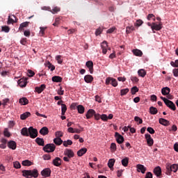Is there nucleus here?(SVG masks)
Returning <instances> with one entry per match:
<instances>
[{"instance_id": "nucleus-1", "label": "nucleus", "mask_w": 178, "mask_h": 178, "mask_svg": "<svg viewBox=\"0 0 178 178\" xmlns=\"http://www.w3.org/2000/svg\"><path fill=\"white\" fill-rule=\"evenodd\" d=\"M38 175H39L38 174V170H37V169L22 170V176H24V177L37 178V177H38Z\"/></svg>"}, {"instance_id": "nucleus-2", "label": "nucleus", "mask_w": 178, "mask_h": 178, "mask_svg": "<svg viewBox=\"0 0 178 178\" xmlns=\"http://www.w3.org/2000/svg\"><path fill=\"white\" fill-rule=\"evenodd\" d=\"M166 175L170 176L172 172L176 173L178 170V164H170V163H167L165 165Z\"/></svg>"}, {"instance_id": "nucleus-3", "label": "nucleus", "mask_w": 178, "mask_h": 178, "mask_svg": "<svg viewBox=\"0 0 178 178\" xmlns=\"http://www.w3.org/2000/svg\"><path fill=\"white\" fill-rule=\"evenodd\" d=\"M56 148V146L54 143H49L44 145V147H43V151L47 153L54 152Z\"/></svg>"}, {"instance_id": "nucleus-4", "label": "nucleus", "mask_w": 178, "mask_h": 178, "mask_svg": "<svg viewBox=\"0 0 178 178\" xmlns=\"http://www.w3.org/2000/svg\"><path fill=\"white\" fill-rule=\"evenodd\" d=\"M29 136L31 138H35L38 136V131L34 129L33 127L29 128Z\"/></svg>"}, {"instance_id": "nucleus-5", "label": "nucleus", "mask_w": 178, "mask_h": 178, "mask_svg": "<svg viewBox=\"0 0 178 178\" xmlns=\"http://www.w3.org/2000/svg\"><path fill=\"white\" fill-rule=\"evenodd\" d=\"M111 81L112 82L111 86H113V87H118V81L112 77H108L106 79V86H109V84H111Z\"/></svg>"}, {"instance_id": "nucleus-6", "label": "nucleus", "mask_w": 178, "mask_h": 178, "mask_svg": "<svg viewBox=\"0 0 178 178\" xmlns=\"http://www.w3.org/2000/svg\"><path fill=\"white\" fill-rule=\"evenodd\" d=\"M152 30L153 33H155V31H159V30H162V22H159V24L152 22Z\"/></svg>"}, {"instance_id": "nucleus-7", "label": "nucleus", "mask_w": 178, "mask_h": 178, "mask_svg": "<svg viewBox=\"0 0 178 178\" xmlns=\"http://www.w3.org/2000/svg\"><path fill=\"white\" fill-rule=\"evenodd\" d=\"M147 145L149 147H152L154 145V139L151 137V135L149 134H146L145 135Z\"/></svg>"}, {"instance_id": "nucleus-8", "label": "nucleus", "mask_w": 178, "mask_h": 178, "mask_svg": "<svg viewBox=\"0 0 178 178\" xmlns=\"http://www.w3.org/2000/svg\"><path fill=\"white\" fill-rule=\"evenodd\" d=\"M51 173H52V171L50 168H44L41 171V175L43 177H49Z\"/></svg>"}, {"instance_id": "nucleus-9", "label": "nucleus", "mask_w": 178, "mask_h": 178, "mask_svg": "<svg viewBox=\"0 0 178 178\" xmlns=\"http://www.w3.org/2000/svg\"><path fill=\"white\" fill-rule=\"evenodd\" d=\"M115 138H116V141L118 144H123V143L124 142V138L123 137V136L120 135V134L115 132Z\"/></svg>"}, {"instance_id": "nucleus-10", "label": "nucleus", "mask_w": 178, "mask_h": 178, "mask_svg": "<svg viewBox=\"0 0 178 178\" xmlns=\"http://www.w3.org/2000/svg\"><path fill=\"white\" fill-rule=\"evenodd\" d=\"M27 78H22L18 80L17 83L19 87H26L27 86Z\"/></svg>"}, {"instance_id": "nucleus-11", "label": "nucleus", "mask_w": 178, "mask_h": 178, "mask_svg": "<svg viewBox=\"0 0 178 178\" xmlns=\"http://www.w3.org/2000/svg\"><path fill=\"white\" fill-rule=\"evenodd\" d=\"M64 155H65V156H67L70 159L71 158H73V156H74V152H73L72 149H66L64 152Z\"/></svg>"}, {"instance_id": "nucleus-12", "label": "nucleus", "mask_w": 178, "mask_h": 178, "mask_svg": "<svg viewBox=\"0 0 178 178\" xmlns=\"http://www.w3.org/2000/svg\"><path fill=\"white\" fill-rule=\"evenodd\" d=\"M86 65L87 67H88L90 73L92 74V73H94V63H92L91 60H89L86 62Z\"/></svg>"}, {"instance_id": "nucleus-13", "label": "nucleus", "mask_w": 178, "mask_h": 178, "mask_svg": "<svg viewBox=\"0 0 178 178\" xmlns=\"http://www.w3.org/2000/svg\"><path fill=\"white\" fill-rule=\"evenodd\" d=\"M43 10H50V12H51V13H56L57 12H60V8H59L58 7H54L52 10H51L50 7H43L42 8Z\"/></svg>"}, {"instance_id": "nucleus-14", "label": "nucleus", "mask_w": 178, "mask_h": 178, "mask_svg": "<svg viewBox=\"0 0 178 178\" xmlns=\"http://www.w3.org/2000/svg\"><path fill=\"white\" fill-rule=\"evenodd\" d=\"M136 169H137V172H140L143 174L145 173V172L147 171V168H145L144 165H141V164H138L136 165Z\"/></svg>"}, {"instance_id": "nucleus-15", "label": "nucleus", "mask_w": 178, "mask_h": 178, "mask_svg": "<svg viewBox=\"0 0 178 178\" xmlns=\"http://www.w3.org/2000/svg\"><path fill=\"white\" fill-rule=\"evenodd\" d=\"M52 164L54 165V166H57V167H59L62 165V159L59 157H56L53 161H52Z\"/></svg>"}, {"instance_id": "nucleus-16", "label": "nucleus", "mask_w": 178, "mask_h": 178, "mask_svg": "<svg viewBox=\"0 0 178 178\" xmlns=\"http://www.w3.org/2000/svg\"><path fill=\"white\" fill-rule=\"evenodd\" d=\"M7 145L10 149H16V147H17V145L16 144V142H15V140L9 141Z\"/></svg>"}, {"instance_id": "nucleus-17", "label": "nucleus", "mask_w": 178, "mask_h": 178, "mask_svg": "<svg viewBox=\"0 0 178 178\" xmlns=\"http://www.w3.org/2000/svg\"><path fill=\"white\" fill-rule=\"evenodd\" d=\"M94 115H95V110L89 109L86 115V119H91Z\"/></svg>"}, {"instance_id": "nucleus-18", "label": "nucleus", "mask_w": 178, "mask_h": 178, "mask_svg": "<svg viewBox=\"0 0 178 178\" xmlns=\"http://www.w3.org/2000/svg\"><path fill=\"white\" fill-rule=\"evenodd\" d=\"M166 106L169 108L170 109H172V111H176V105H175V103L172 101H169L165 104Z\"/></svg>"}, {"instance_id": "nucleus-19", "label": "nucleus", "mask_w": 178, "mask_h": 178, "mask_svg": "<svg viewBox=\"0 0 178 178\" xmlns=\"http://www.w3.org/2000/svg\"><path fill=\"white\" fill-rule=\"evenodd\" d=\"M154 175H156V176H157V177H159V176H161V175H162V169L161 168V167L157 166L154 169Z\"/></svg>"}, {"instance_id": "nucleus-20", "label": "nucleus", "mask_w": 178, "mask_h": 178, "mask_svg": "<svg viewBox=\"0 0 178 178\" xmlns=\"http://www.w3.org/2000/svg\"><path fill=\"white\" fill-rule=\"evenodd\" d=\"M40 134H42V136H47L48 133H49V130L48 129V127H43L39 131Z\"/></svg>"}, {"instance_id": "nucleus-21", "label": "nucleus", "mask_w": 178, "mask_h": 178, "mask_svg": "<svg viewBox=\"0 0 178 178\" xmlns=\"http://www.w3.org/2000/svg\"><path fill=\"white\" fill-rule=\"evenodd\" d=\"M159 122L160 124H162L163 126H169V124H170L169 120H165V118H160Z\"/></svg>"}, {"instance_id": "nucleus-22", "label": "nucleus", "mask_w": 178, "mask_h": 178, "mask_svg": "<svg viewBox=\"0 0 178 178\" xmlns=\"http://www.w3.org/2000/svg\"><path fill=\"white\" fill-rule=\"evenodd\" d=\"M45 88H46L45 84H42L40 87H36L35 90L36 92H38V94H41V92L44 91Z\"/></svg>"}, {"instance_id": "nucleus-23", "label": "nucleus", "mask_w": 178, "mask_h": 178, "mask_svg": "<svg viewBox=\"0 0 178 178\" xmlns=\"http://www.w3.org/2000/svg\"><path fill=\"white\" fill-rule=\"evenodd\" d=\"M31 116V113L29 111L24 113L23 114H21L20 119L21 120H26L27 118H30Z\"/></svg>"}, {"instance_id": "nucleus-24", "label": "nucleus", "mask_w": 178, "mask_h": 178, "mask_svg": "<svg viewBox=\"0 0 178 178\" xmlns=\"http://www.w3.org/2000/svg\"><path fill=\"white\" fill-rule=\"evenodd\" d=\"M29 24H30V22H25L22 23L19 25V31H23L25 27H29Z\"/></svg>"}, {"instance_id": "nucleus-25", "label": "nucleus", "mask_w": 178, "mask_h": 178, "mask_svg": "<svg viewBox=\"0 0 178 178\" xmlns=\"http://www.w3.org/2000/svg\"><path fill=\"white\" fill-rule=\"evenodd\" d=\"M161 94L163 95H169L170 94V89L169 87H165L161 89Z\"/></svg>"}, {"instance_id": "nucleus-26", "label": "nucleus", "mask_w": 178, "mask_h": 178, "mask_svg": "<svg viewBox=\"0 0 178 178\" xmlns=\"http://www.w3.org/2000/svg\"><path fill=\"white\" fill-rule=\"evenodd\" d=\"M21 134L24 137H29V129L27 127H24L21 129Z\"/></svg>"}, {"instance_id": "nucleus-27", "label": "nucleus", "mask_w": 178, "mask_h": 178, "mask_svg": "<svg viewBox=\"0 0 178 178\" xmlns=\"http://www.w3.org/2000/svg\"><path fill=\"white\" fill-rule=\"evenodd\" d=\"M115 162H116L115 159H111L108 160V166L110 169H113V166H115Z\"/></svg>"}, {"instance_id": "nucleus-28", "label": "nucleus", "mask_w": 178, "mask_h": 178, "mask_svg": "<svg viewBox=\"0 0 178 178\" xmlns=\"http://www.w3.org/2000/svg\"><path fill=\"white\" fill-rule=\"evenodd\" d=\"M122 166L127 168L129 166V157H125L121 161Z\"/></svg>"}, {"instance_id": "nucleus-29", "label": "nucleus", "mask_w": 178, "mask_h": 178, "mask_svg": "<svg viewBox=\"0 0 178 178\" xmlns=\"http://www.w3.org/2000/svg\"><path fill=\"white\" fill-rule=\"evenodd\" d=\"M84 80L86 83H92L94 81V77H92L91 75H86L84 77Z\"/></svg>"}, {"instance_id": "nucleus-30", "label": "nucleus", "mask_w": 178, "mask_h": 178, "mask_svg": "<svg viewBox=\"0 0 178 178\" xmlns=\"http://www.w3.org/2000/svg\"><path fill=\"white\" fill-rule=\"evenodd\" d=\"M87 152V148L83 147L77 152L78 156H83Z\"/></svg>"}, {"instance_id": "nucleus-31", "label": "nucleus", "mask_w": 178, "mask_h": 178, "mask_svg": "<svg viewBox=\"0 0 178 178\" xmlns=\"http://www.w3.org/2000/svg\"><path fill=\"white\" fill-rule=\"evenodd\" d=\"M1 144L0 145V148H1L2 149H5V148H6V144L8 143V140L5 138H2L1 140Z\"/></svg>"}, {"instance_id": "nucleus-32", "label": "nucleus", "mask_w": 178, "mask_h": 178, "mask_svg": "<svg viewBox=\"0 0 178 178\" xmlns=\"http://www.w3.org/2000/svg\"><path fill=\"white\" fill-rule=\"evenodd\" d=\"M134 55H135V56H143V51H141V50L136 49H134L132 51Z\"/></svg>"}, {"instance_id": "nucleus-33", "label": "nucleus", "mask_w": 178, "mask_h": 178, "mask_svg": "<svg viewBox=\"0 0 178 178\" xmlns=\"http://www.w3.org/2000/svg\"><path fill=\"white\" fill-rule=\"evenodd\" d=\"M52 81L54 83H62V77L59 76H54L51 78Z\"/></svg>"}, {"instance_id": "nucleus-34", "label": "nucleus", "mask_w": 178, "mask_h": 178, "mask_svg": "<svg viewBox=\"0 0 178 178\" xmlns=\"http://www.w3.org/2000/svg\"><path fill=\"white\" fill-rule=\"evenodd\" d=\"M54 143L56 145H62L63 140L60 138H56L54 139Z\"/></svg>"}, {"instance_id": "nucleus-35", "label": "nucleus", "mask_w": 178, "mask_h": 178, "mask_svg": "<svg viewBox=\"0 0 178 178\" xmlns=\"http://www.w3.org/2000/svg\"><path fill=\"white\" fill-rule=\"evenodd\" d=\"M19 102L21 104V105H27V104H29V99H27L26 97H22L19 99Z\"/></svg>"}, {"instance_id": "nucleus-36", "label": "nucleus", "mask_w": 178, "mask_h": 178, "mask_svg": "<svg viewBox=\"0 0 178 178\" xmlns=\"http://www.w3.org/2000/svg\"><path fill=\"white\" fill-rule=\"evenodd\" d=\"M35 143H38V145H40L41 147H44V139L40 138H37L35 139Z\"/></svg>"}, {"instance_id": "nucleus-37", "label": "nucleus", "mask_w": 178, "mask_h": 178, "mask_svg": "<svg viewBox=\"0 0 178 178\" xmlns=\"http://www.w3.org/2000/svg\"><path fill=\"white\" fill-rule=\"evenodd\" d=\"M76 108H77L78 113L81 114H83L84 113V111H86V108L83 105H78Z\"/></svg>"}, {"instance_id": "nucleus-38", "label": "nucleus", "mask_w": 178, "mask_h": 178, "mask_svg": "<svg viewBox=\"0 0 178 178\" xmlns=\"http://www.w3.org/2000/svg\"><path fill=\"white\" fill-rule=\"evenodd\" d=\"M138 76L140 77H145V75L147 74V72L144 69H140L138 71Z\"/></svg>"}, {"instance_id": "nucleus-39", "label": "nucleus", "mask_w": 178, "mask_h": 178, "mask_svg": "<svg viewBox=\"0 0 178 178\" xmlns=\"http://www.w3.org/2000/svg\"><path fill=\"white\" fill-rule=\"evenodd\" d=\"M136 30V28L134 26H127L126 27V33L127 34H131V31H134Z\"/></svg>"}, {"instance_id": "nucleus-40", "label": "nucleus", "mask_w": 178, "mask_h": 178, "mask_svg": "<svg viewBox=\"0 0 178 178\" xmlns=\"http://www.w3.org/2000/svg\"><path fill=\"white\" fill-rule=\"evenodd\" d=\"M22 164L23 166H31V165H33V162L30 160H25L22 161Z\"/></svg>"}, {"instance_id": "nucleus-41", "label": "nucleus", "mask_w": 178, "mask_h": 178, "mask_svg": "<svg viewBox=\"0 0 178 178\" xmlns=\"http://www.w3.org/2000/svg\"><path fill=\"white\" fill-rule=\"evenodd\" d=\"M149 112L151 115H156L158 113V109L154 106L149 108Z\"/></svg>"}, {"instance_id": "nucleus-42", "label": "nucleus", "mask_w": 178, "mask_h": 178, "mask_svg": "<svg viewBox=\"0 0 178 178\" xmlns=\"http://www.w3.org/2000/svg\"><path fill=\"white\" fill-rule=\"evenodd\" d=\"M66 111H67V107L66 106V104H61V115H65L66 113Z\"/></svg>"}, {"instance_id": "nucleus-43", "label": "nucleus", "mask_w": 178, "mask_h": 178, "mask_svg": "<svg viewBox=\"0 0 178 178\" xmlns=\"http://www.w3.org/2000/svg\"><path fill=\"white\" fill-rule=\"evenodd\" d=\"M46 66H47V67L50 69L51 72H54V70H55V65H52V63H51L49 61L47 63Z\"/></svg>"}, {"instance_id": "nucleus-44", "label": "nucleus", "mask_w": 178, "mask_h": 178, "mask_svg": "<svg viewBox=\"0 0 178 178\" xmlns=\"http://www.w3.org/2000/svg\"><path fill=\"white\" fill-rule=\"evenodd\" d=\"M56 60H57L59 65H62L63 63V59H62V56L58 55L56 56Z\"/></svg>"}, {"instance_id": "nucleus-45", "label": "nucleus", "mask_w": 178, "mask_h": 178, "mask_svg": "<svg viewBox=\"0 0 178 178\" xmlns=\"http://www.w3.org/2000/svg\"><path fill=\"white\" fill-rule=\"evenodd\" d=\"M40 35H41V37H44V35H45V31L47 30V27L40 26Z\"/></svg>"}, {"instance_id": "nucleus-46", "label": "nucleus", "mask_w": 178, "mask_h": 178, "mask_svg": "<svg viewBox=\"0 0 178 178\" xmlns=\"http://www.w3.org/2000/svg\"><path fill=\"white\" fill-rule=\"evenodd\" d=\"M55 136L56 138H60V137H63V132L62 131H58L55 133Z\"/></svg>"}, {"instance_id": "nucleus-47", "label": "nucleus", "mask_w": 178, "mask_h": 178, "mask_svg": "<svg viewBox=\"0 0 178 178\" xmlns=\"http://www.w3.org/2000/svg\"><path fill=\"white\" fill-rule=\"evenodd\" d=\"M64 147H67V145H72L73 144V141L72 140H67L63 142Z\"/></svg>"}, {"instance_id": "nucleus-48", "label": "nucleus", "mask_w": 178, "mask_h": 178, "mask_svg": "<svg viewBox=\"0 0 178 178\" xmlns=\"http://www.w3.org/2000/svg\"><path fill=\"white\" fill-rule=\"evenodd\" d=\"M131 92L132 95H134L136 92H138V88H137V86H134L131 89Z\"/></svg>"}, {"instance_id": "nucleus-49", "label": "nucleus", "mask_w": 178, "mask_h": 178, "mask_svg": "<svg viewBox=\"0 0 178 178\" xmlns=\"http://www.w3.org/2000/svg\"><path fill=\"white\" fill-rule=\"evenodd\" d=\"M143 23H144V22H143V20L137 19L136 23L134 24V26L136 27H140V26H141Z\"/></svg>"}, {"instance_id": "nucleus-50", "label": "nucleus", "mask_w": 178, "mask_h": 178, "mask_svg": "<svg viewBox=\"0 0 178 178\" xmlns=\"http://www.w3.org/2000/svg\"><path fill=\"white\" fill-rule=\"evenodd\" d=\"M13 166L15 169H20L22 168V165H20L19 161L13 162Z\"/></svg>"}, {"instance_id": "nucleus-51", "label": "nucleus", "mask_w": 178, "mask_h": 178, "mask_svg": "<svg viewBox=\"0 0 178 178\" xmlns=\"http://www.w3.org/2000/svg\"><path fill=\"white\" fill-rule=\"evenodd\" d=\"M2 31H4V33H9L10 31V28L8 26H1Z\"/></svg>"}, {"instance_id": "nucleus-52", "label": "nucleus", "mask_w": 178, "mask_h": 178, "mask_svg": "<svg viewBox=\"0 0 178 178\" xmlns=\"http://www.w3.org/2000/svg\"><path fill=\"white\" fill-rule=\"evenodd\" d=\"M129 88H125V89H122L120 90V95L122 97H123V95H126V94H127V92H129Z\"/></svg>"}, {"instance_id": "nucleus-53", "label": "nucleus", "mask_w": 178, "mask_h": 178, "mask_svg": "<svg viewBox=\"0 0 178 178\" xmlns=\"http://www.w3.org/2000/svg\"><path fill=\"white\" fill-rule=\"evenodd\" d=\"M103 29L102 28L99 27L95 31L96 35H100V34H102Z\"/></svg>"}, {"instance_id": "nucleus-54", "label": "nucleus", "mask_w": 178, "mask_h": 178, "mask_svg": "<svg viewBox=\"0 0 178 178\" xmlns=\"http://www.w3.org/2000/svg\"><path fill=\"white\" fill-rule=\"evenodd\" d=\"M134 120H135V122H138L139 124H142V123H143V119L140 118V117H138V116H136L134 118Z\"/></svg>"}, {"instance_id": "nucleus-55", "label": "nucleus", "mask_w": 178, "mask_h": 178, "mask_svg": "<svg viewBox=\"0 0 178 178\" xmlns=\"http://www.w3.org/2000/svg\"><path fill=\"white\" fill-rule=\"evenodd\" d=\"M147 131L150 134H155V130H154V129L152 127H147Z\"/></svg>"}, {"instance_id": "nucleus-56", "label": "nucleus", "mask_w": 178, "mask_h": 178, "mask_svg": "<svg viewBox=\"0 0 178 178\" xmlns=\"http://www.w3.org/2000/svg\"><path fill=\"white\" fill-rule=\"evenodd\" d=\"M100 118L102 119V120H104V122H107L108 121V115H106V114H102L100 116Z\"/></svg>"}, {"instance_id": "nucleus-57", "label": "nucleus", "mask_w": 178, "mask_h": 178, "mask_svg": "<svg viewBox=\"0 0 178 178\" xmlns=\"http://www.w3.org/2000/svg\"><path fill=\"white\" fill-rule=\"evenodd\" d=\"M111 149L113 152H115V151H116V143H111Z\"/></svg>"}, {"instance_id": "nucleus-58", "label": "nucleus", "mask_w": 178, "mask_h": 178, "mask_svg": "<svg viewBox=\"0 0 178 178\" xmlns=\"http://www.w3.org/2000/svg\"><path fill=\"white\" fill-rule=\"evenodd\" d=\"M34 74H35L34 71H33L31 70H28V76H29V77H33L34 76Z\"/></svg>"}, {"instance_id": "nucleus-59", "label": "nucleus", "mask_w": 178, "mask_h": 178, "mask_svg": "<svg viewBox=\"0 0 178 178\" xmlns=\"http://www.w3.org/2000/svg\"><path fill=\"white\" fill-rule=\"evenodd\" d=\"M4 136L5 137H10V133L9 132V131H8V129H4Z\"/></svg>"}, {"instance_id": "nucleus-60", "label": "nucleus", "mask_w": 178, "mask_h": 178, "mask_svg": "<svg viewBox=\"0 0 178 178\" xmlns=\"http://www.w3.org/2000/svg\"><path fill=\"white\" fill-rule=\"evenodd\" d=\"M43 159H44V161H49L51 159V155L44 154L43 155Z\"/></svg>"}, {"instance_id": "nucleus-61", "label": "nucleus", "mask_w": 178, "mask_h": 178, "mask_svg": "<svg viewBox=\"0 0 178 178\" xmlns=\"http://www.w3.org/2000/svg\"><path fill=\"white\" fill-rule=\"evenodd\" d=\"M13 23H15V19L10 18V16H9L7 24H13Z\"/></svg>"}, {"instance_id": "nucleus-62", "label": "nucleus", "mask_w": 178, "mask_h": 178, "mask_svg": "<svg viewBox=\"0 0 178 178\" xmlns=\"http://www.w3.org/2000/svg\"><path fill=\"white\" fill-rule=\"evenodd\" d=\"M173 75L175 77H178V68H175L172 70Z\"/></svg>"}, {"instance_id": "nucleus-63", "label": "nucleus", "mask_w": 178, "mask_h": 178, "mask_svg": "<svg viewBox=\"0 0 178 178\" xmlns=\"http://www.w3.org/2000/svg\"><path fill=\"white\" fill-rule=\"evenodd\" d=\"M9 102V99L6 98L3 99V102L1 103L3 106H6V104Z\"/></svg>"}, {"instance_id": "nucleus-64", "label": "nucleus", "mask_w": 178, "mask_h": 178, "mask_svg": "<svg viewBox=\"0 0 178 178\" xmlns=\"http://www.w3.org/2000/svg\"><path fill=\"white\" fill-rule=\"evenodd\" d=\"M145 178H152V173L151 172H148L146 173Z\"/></svg>"}]
</instances>
